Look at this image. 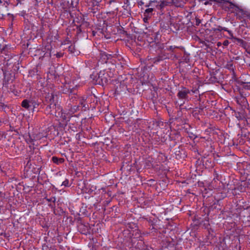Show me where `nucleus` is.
I'll use <instances>...</instances> for the list:
<instances>
[{"mask_svg":"<svg viewBox=\"0 0 250 250\" xmlns=\"http://www.w3.org/2000/svg\"><path fill=\"white\" fill-rule=\"evenodd\" d=\"M97 75L94 78H93V75H90V77L95 81V83L97 84L104 85L107 83L109 77L106 73H105L104 71H101L97 74Z\"/></svg>","mask_w":250,"mask_h":250,"instance_id":"nucleus-1","label":"nucleus"},{"mask_svg":"<svg viewBox=\"0 0 250 250\" xmlns=\"http://www.w3.org/2000/svg\"><path fill=\"white\" fill-rule=\"evenodd\" d=\"M58 96L53 93H48L45 94L44 100L43 101L44 104H57Z\"/></svg>","mask_w":250,"mask_h":250,"instance_id":"nucleus-2","label":"nucleus"},{"mask_svg":"<svg viewBox=\"0 0 250 250\" xmlns=\"http://www.w3.org/2000/svg\"><path fill=\"white\" fill-rule=\"evenodd\" d=\"M2 71L3 74L2 84L4 86L7 87L8 84L13 80V76L12 74L10 72L6 70L5 68L2 69Z\"/></svg>","mask_w":250,"mask_h":250,"instance_id":"nucleus-3","label":"nucleus"},{"mask_svg":"<svg viewBox=\"0 0 250 250\" xmlns=\"http://www.w3.org/2000/svg\"><path fill=\"white\" fill-rule=\"evenodd\" d=\"M190 91L188 88L185 87H182L181 89L179 90L177 96L179 100H188V94H190Z\"/></svg>","mask_w":250,"mask_h":250,"instance_id":"nucleus-4","label":"nucleus"},{"mask_svg":"<svg viewBox=\"0 0 250 250\" xmlns=\"http://www.w3.org/2000/svg\"><path fill=\"white\" fill-rule=\"evenodd\" d=\"M200 1L202 2L203 4L205 5H211L212 3V2H215L216 3H222V4H227L229 3V6L228 7L230 8H233V6H234L233 4H232L231 2L225 0H199Z\"/></svg>","mask_w":250,"mask_h":250,"instance_id":"nucleus-5","label":"nucleus"},{"mask_svg":"<svg viewBox=\"0 0 250 250\" xmlns=\"http://www.w3.org/2000/svg\"><path fill=\"white\" fill-rule=\"evenodd\" d=\"M45 111L47 114L55 115L57 112V104H47Z\"/></svg>","mask_w":250,"mask_h":250,"instance_id":"nucleus-6","label":"nucleus"},{"mask_svg":"<svg viewBox=\"0 0 250 250\" xmlns=\"http://www.w3.org/2000/svg\"><path fill=\"white\" fill-rule=\"evenodd\" d=\"M235 115L238 120H244L247 122V114L244 110L241 109L240 111L235 112Z\"/></svg>","mask_w":250,"mask_h":250,"instance_id":"nucleus-7","label":"nucleus"},{"mask_svg":"<svg viewBox=\"0 0 250 250\" xmlns=\"http://www.w3.org/2000/svg\"><path fill=\"white\" fill-rule=\"evenodd\" d=\"M79 229L81 233L86 234L89 233L90 227L88 225H85L83 224H81L79 226Z\"/></svg>","mask_w":250,"mask_h":250,"instance_id":"nucleus-8","label":"nucleus"},{"mask_svg":"<svg viewBox=\"0 0 250 250\" xmlns=\"http://www.w3.org/2000/svg\"><path fill=\"white\" fill-rule=\"evenodd\" d=\"M75 89V87L71 88L68 84H65L62 87V91L63 94L69 95L70 93L73 92Z\"/></svg>","mask_w":250,"mask_h":250,"instance_id":"nucleus-9","label":"nucleus"},{"mask_svg":"<svg viewBox=\"0 0 250 250\" xmlns=\"http://www.w3.org/2000/svg\"><path fill=\"white\" fill-rule=\"evenodd\" d=\"M31 107H33L32 110L34 111V109L37 108L41 104V102H39L35 98H32L29 99Z\"/></svg>","mask_w":250,"mask_h":250,"instance_id":"nucleus-10","label":"nucleus"},{"mask_svg":"<svg viewBox=\"0 0 250 250\" xmlns=\"http://www.w3.org/2000/svg\"><path fill=\"white\" fill-rule=\"evenodd\" d=\"M100 60L103 62L106 63L108 60L111 57V55L106 53L105 52H103L100 54Z\"/></svg>","mask_w":250,"mask_h":250,"instance_id":"nucleus-11","label":"nucleus"},{"mask_svg":"<svg viewBox=\"0 0 250 250\" xmlns=\"http://www.w3.org/2000/svg\"><path fill=\"white\" fill-rule=\"evenodd\" d=\"M132 236L139 240H142V236H141L140 230L138 229H135L133 230L132 233Z\"/></svg>","mask_w":250,"mask_h":250,"instance_id":"nucleus-12","label":"nucleus"},{"mask_svg":"<svg viewBox=\"0 0 250 250\" xmlns=\"http://www.w3.org/2000/svg\"><path fill=\"white\" fill-rule=\"evenodd\" d=\"M222 30L227 31L228 32L229 34V35L230 37H233V34L232 32L230 30H228L226 27H223L220 25L218 26L217 28H214V31H221Z\"/></svg>","mask_w":250,"mask_h":250,"instance_id":"nucleus-13","label":"nucleus"},{"mask_svg":"<svg viewBox=\"0 0 250 250\" xmlns=\"http://www.w3.org/2000/svg\"><path fill=\"white\" fill-rule=\"evenodd\" d=\"M29 100L25 99L21 102V105L25 109L30 110L31 108L30 104L29 103Z\"/></svg>","mask_w":250,"mask_h":250,"instance_id":"nucleus-14","label":"nucleus"},{"mask_svg":"<svg viewBox=\"0 0 250 250\" xmlns=\"http://www.w3.org/2000/svg\"><path fill=\"white\" fill-rule=\"evenodd\" d=\"M167 57L165 55H158L157 57L152 59V62L154 63H158L163 60L167 59Z\"/></svg>","mask_w":250,"mask_h":250,"instance_id":"nucleus-15","label":"nucleus"},{"mask_svg":"<svg viewBox=\"0 0 250 250\" xmlns=\"http://www.w3.org/2000/svg\"><path fill=\"white\" fill-rule=\"evenodd\" d=\"M52 161L54 163L59 165L62 164L64 161V159L62 158H59L56 156H53L52 157Z\"/></svg>","mask_w":250,"mask_h":250,"instance_id":"nucleus-16","label":"nucleus"},{"mask_svg":"<svg viewBox=\"0 0 250 250\" xmlns=\"http://www.w3.org/2000/svg\"><path fill=\"white\" fill-rule=\"evenodd\" d=\"M159 1H150L149 2V4L147 5H146V7H151L152 8H157L158 9V5H159Z\"/></svg>","mask_w":250,"mask_h":250,"instance_id":"nucleus-17","label":"nucleus"},{"mask_svg":"<svg viewBox=\"0 0 250 250\" xmlns=\"http://www.w3.org/2000/svg\"><path fill=\"white\" fill-rule=\"evenodd\" d=\"M69 98L70 101L72 102H74L77 98V92L76 90V88L73 90V92L72 93H70L69 95Z\"/></svg>","mask_w":250,"mask_h":250,"instance_id":"nucleus-18","label":"nucleus"},{"mask_svg":"<svg viewBox=\"0 0 250 250\" xmlns=\"http://www.w3.org/2000/svg\"><path fill=\"white\" fill-rule=\"evenodd\" d=\"M238 83L242 86L244 89L250 90V82H244L243 81H239Z\"/></svg>","mask_w":250,"mask_h":250,"instance_id":"nucleus-19","label":"nucleus"},{"mask_svg":"<svg viewBox=\"0 0 250 250\" xmlns=\"http://www.w3.org/2000/svg\"><path fill=\"white\" fill-rule=\"evenodd\" d=\"M154 11V8L150 7L146 9L144 13V15L146 17H150L152 15L153 11Z\"/></svg>","mask_w":250,"mask_h":250,"instance_id":"nucleus-20","label":"nucleus"},{"mask_svg":"<svg viewBox=\"0 0 250 250\" xmlns=\"http://www.w3.org/2000/svg\"><path fill=\"white\" fill-rule=\"evenodd\" d=\"M230 38L233 39L235 41H236L238 43L240 44L242 46H244L246 44V42L241 39L234 37L233 36V37H230Z\"/></svg>","mask_w":250,"mask_h":250,"instance_id":"nucleus-21","label":"nucleus"},{"mask_svg":"<svg viewBox=\"0 0 250 250\" xmlns=\"http://www.w3.org/2000/svg\"><path fill=\"white\" fill-rule=\"evenodd\" d=\"M168 5V2L166 1H159L158 5V10H162L164 8Z\"/></svg>","mask_w":250,"mask_h":250,"instance_id":"nucleus-22","label":"nucleus"},{"mask_svg":"<svg viewBox=\"0 0 250 250\" xmlns=\"http://www.w3.org/2000/svg\"><path fill=\"white\" fill-rule=\"evenodd\" d=\"M79 105H74L72 106L69 109V113L71 114H74L79 110Z\"/></svg>","mask_w":250,"mask_h":250,"instance_id":"nucleus-23","label":"nucleus"},{"mask_svg":"<svg viewBox=\"0 0 250 250\" xmlns=\"http://www.w3.org/2000/svg\"><path fill=\"white\" fill-rule=\"evenodd\" d=\"M1 99L2 96L0 95V110L5 111V108L7 107V105L1 102Z\"/></svg>","mask_w":250,"mask_h":250,"instance_id":"nucleus-24","label":"nucleus"},{"mask_svg":"<svg viewBox=\"0 0 250 250\" xmlns=\"http://www.w3.org/2000/svg\"><path fill=\"white\" fill-rule=\"evenodd\" d=\"M85 99H84V97L82 98L80 100L79 105L80 106V105H81L84 108V109H86L87 107V105L86 106V104H85Z\"/></svg>","mask_w":250,"mask_h":250,"instance_id":"nucleus-25","label":"nucleus"},{"mask_svg":"<svg viewBox=\"0 0 250 250\" xmlns=\"http://www.w3.org/2000/svg\"><path fill=\"white\" fill-rule=\"evenodd\" d=\"M180 48V47H178V46H177L175 45H171V46H169L168 47H167L166 48V50L167 51H170L172 52H174L175 49L176 48Z\"/></svg>","mask_w":250,"mask_h":250,"instance_id":"nucleus-26","label":"nucleus"},{"mask_svg":"<svg viewBox=\"0 0 250 250\" xmlns=\"http://www.w3.org/2000/svg\"><path fill=\"white\" fill-rule=\"evenodd\" d=\"M226 68L230 70H233V66L232 63L229 62L228 63L226 66Z\"/></svg>","mask_w":250,"mask_h":250,"instance_id":"nucleus-27","label":"nucleus"},{"mask_svg":"<svg viewBox=\"0 0 250 250\" xmlns=\"http://www.w3.org/2000/svg\"><path fill=\"white\" fill-rule=\"evenodd\" d=\"M61 186H64V187H69V181L67 179L64 180Z\"/></svg>","mask_w":250,"mask_h":250,"instance_id":"nucleus-28","label":"nucleus"},{"mask_svg":"<svg viewBox=\"0 0 250 250\" xmlns=\"http://www.w3.org/2000/svg\"><path fill=\"white\" fill-rule=\"evenodd\" d=\"M75 46L71 45L68 47V51L71 53H74Z\"/></svg>","mask_w":250,"mask_h":250,"instance_id":"nucleus-29","label":"nucleus"},{"mask_svg":"<svg viewBox=\"0 0 250 250\" xmlns=\"http://www.w3.org/2000/svg\"><path fill=\"white\" fill-rule=\"evenodd\" d=\"M172 1V2L175 5H176L177 6H178V7H180L181 6V4H179L178 5V3H179V0H171Z\"/></svg>","mask_w":250,"mask_h":250,"instance_id":"nucleus-30","label":"nucleus"},{"mask_svg":"<svg viewBox=\"0 0 250 250\" xmlns=\"http://www.w3.org/2000/svg\"><path fill=\"white\" fill-rule=\"evenodd\" d=\"M229 44V42L228 41V40H225V41H224L223 43V44L224 45V46H228Z\"/></svg>","mask_w":250,"mask_h":250,"instance_id":"nucleus-31","label":"nucleus"},{"mask_svg":"<svg viewBox=\"0 0 250 250\" xmlns=\"http://www.w3.org/2000/svg\"><path fill=\"white\" fill-rule=\"evenodd\" d=\"M62 55H63V54L62 53H57L56 54V56L57 58H61L62 56Z\"/></svg>","mask_w":250,"mask_h":250,"instance_id":"nucleus-32","label":"nucleus"},{"mask_svg":"<svg viewBox=\"0 0 250 250\" xmlns=\"http://www.w3.org/2000/svg\"><path fill=\"white\" fill-rule=\"evenodd\" d=\"M211 79H212V81L214 82H217V79L215 77H211Z\"/></svg>","mask_w":250,"mask_h":250,"instance_id":"nucleus-33","label":"nucleus"},{"mask_svg":"<svg viewBox=\"0 0 250 250\" xmlns=\"http://www.w3.org/2000/svg\"><path fill=\"white\" fill-rule=\"evenodd\" d=\"M47 201H49V202H51V201H52V202H55V198L54 197V198H50V199H47Z\"/></svg>","mask_w":250,"mask_h":250,"instance_id":"nucleus-34","label":"nucleus"},{"mask_svg":"<svg viewBox=\"0 0 250 250\" xmlns=\"http://www.w3.org/2000/svg\"><path fill=\"white\" fill-rule=\"evenodd\" d=\"M249 119L250 120V109H249L248 114H247V121Z\"/></svg>","mask_w":250,"mask_h":250,"instance_id":"nucleus-35","label":"nucleus"},{"mask_svg":"<svg viewBox=\"0 0 250 250\" xmlns=\"http://www.w3.org/2000/svg\"><path fill=\"white\" fill-rule=\"evenodd\" d=\"M32 160H33L32 156H30L29 160L27 161V164H28L29 163V161H31Z\"/></svg>","mask_w":250,"mask_h":250,"instance_id":"nucleus-36","label":"nucleus"},{"mask_svg":"<svg viewBox=\"0 0 250 250\" xmlns=\"http://www.w3.org/2000/svg\"><path fill=\"white\" fill-rule=\"evenodd\" d=\"M185 60H186V62H189V58H188V59L186 58V59H185Z\"/></svg>","mask_w":250,"mask_h":250,"instance_id":"nucleus-37","label":"nucleus"},{"mask_svg":"<svg viewBox=\"0 0 250 250\" xmlns=\"http://www.w3.org/2000/svg\"><path fill=\"white\" fill-rule=\"evenodd\" d=\"M200 21H198L197 20L196 21V24L197 25H199V24L200 23Z\"/></svg>","mask_w":250,"mask_h":250,"instance_id":"nucleus-38","label":"nucleus"},{"mask_svg":"<svg viewBox=\"0 0 250 250\" xmlns=\"http://www.w3.org/2000/svg\"><path fill=\"white\" fill-rule=\"evenodd\" d=\"M184 103L185 102H183L182 103L180 104V106H182Z\"/></svg>","mask_w":250,"mask_h":250,"instance_id":"nucleus-39","label":"nucleus"},{"mask_svg":"<svg viewBox=\"0 0 250 250\" xmlns=\"http://www.w3.org/2000/svg\"><path fill=\"white\" fill-rule=\"evenodd\" d=\"M217 45H218V46H220L221 45V43L220 42H218Z\"/></svg>","mask_w":250,"mask_h":250,"instance_id":"nucleus-40","label":"nucleus"},{"mask_svg":"<svg viewBox=\"0 0 250 250\" xmlns=\"http://www.w3.org/2000/svg\"><path fill=\"white\" fill-rule=\"evenodd\" d=\"M48 56L50 57L51 56V54H50V52L48 53Z\"/></svg>","mask_w":250,"mask_h":250,"instance_id":"nucleus-41","label":"nucleus"},{"mask_svg":"<svg viewBox=\"0 0 250 250\" xmlns=\"http://www.w3.org/2000/svg\"><path fill=\"white\" fill-rule=\"evenodd\" d=\"M93 35L94 36L95 35V32L94 31H93Z\"/></svg>","mask_w":250,"mask_h":250,"instance_id":"nucleus-42","label":"nucleus"},{"mask_svg":"<svg viewBox=\"0 0 250 250\" xmlns=\"http://www.w3.org/2000/svg\"><path fill=\"white\" fill-rule=\"evenodd\" d=\"M249 66H250V64H249Z\"/></svg>","mask_w":250,"mask_h":250,"instance_id":"nucleus-43","label":"nucleus"},{"mask_svg":"<svg viewBox=\"0 0 250 250\" xmlns=\"http://www.w3.org/2000/svg\"><path fill=\"white\" fill-rule=\"evenodd\" d=\"M250 55V53H249Z\"/></svg>","mask_w":250,"mask_h":250,"instance_id":"nucleus-44","label":"nucleus"}]
</instances>
